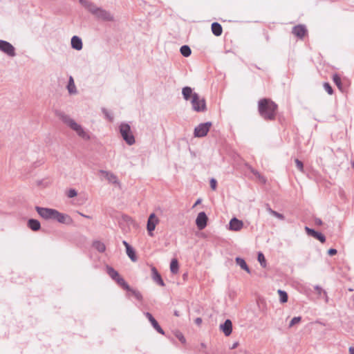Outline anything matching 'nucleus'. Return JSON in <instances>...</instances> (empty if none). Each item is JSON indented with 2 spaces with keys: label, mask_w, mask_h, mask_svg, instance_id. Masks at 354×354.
Segmentation results:
<instances>
[{
  "label": "nucleus",
  "mask_w": 354,
  "mask_h": 354,
  "mask_svg": "<svg viewBox=\"0 0 354 354\" xmlns=\"http://www.w3.org/2000/svg\"><path fill=\"white\" fill-rule=\"evenodd\" d=\"M279 295V300L281 303H286L288 301V294L286 292L282 290H278L277 291Z\"/></svg>",
  "instance_id": "nucleus-31"
},
{
  "label": "nucleus",
  "mask_w": 354,
  "mask_h": 354,
  "mask_svg": "<svg viewBox=\"0 0 354 354\" xmlns=\"http://www.w3.org/2000/svg\"><path fill=\"white\" fill-rule=\"evenodd\" d=\"M352 165H353V167H354V162H353Z\"/></svg>",
  "instance_id": "nucleus-52"
},
{
  "label": "nucleus",
  "mask_w": 354,
  "mask_h": 354,
  "mask_svg": "<svg viewBox=\"0 0 354 354\" xmlns=\"http://www.w3.org/2000/svg\"><path fill=\"white\" fill-rule=\"evenodd\" d=\"M60 118L62 121L71 129L75 131L80 138L84 140H89L91 139L88 131L69 115L62 114L60 115Z\"/></svg>",
  "instance_id": "nucleus-2"
},
{
  "label": "nucleus",
  "mask_w": 354,
  "mask_h": 354,
  "mask_svg": "<svg viewBox=\"0 0 354 354\" xmlns=\"http://www.w3.org/2000/svg\"><path fill=\"white\" fill-rule=\"evenodd\" d=\"M207 216L204 212L198 213L196 219V224L199 230L204 229L207 225Z\"/></svg>",
  "instance_id": "nucleus-12"
},
{
  "label": "nucleus",
  "mask_w": 354,
  "mask_h": 354,
  "mask_svg": "<svg viewBox=\"0 0 354 354\" xmlns=\"http://www.w3.org/2000/svg\"><path fill=\"white\" fill-rule=\"evenodd\" d=\"M53 220L60 223L71 224L73 221L72 218L67 214L61 213L56 210Z\"/></svg>",
  "instance_id": "nucleus-11"
},
{
  "label": "nucleus",
  "mask_w": 354,
  "mask_h": 354,
  "mask_svg": "<svg viewBox=\"0 0 354 354\" xmlns=\"http://www.w3.org/2000/svg\"><path fill=\"white\" fill-rule=\"evenodd\" d=\"M306 28L303 25L296 26L292 29V33L299 38H303L306 32Z\"/></svg>",
  "instance_id": "nucleus-19"
},
{
  "label": "nucleus",
  "mask_w": 354,
  "mask_h": 354,
  "mask_svg": "<svg viewBox=\"0 0 354 354\" xmlns=\"http://www.w3.org/2000/svg\"><path fill=\"white\" fill-rule=\"evenodd\" d=\"M77 195V192L75 189H70L68 192H67V196L68 198H73L75 196H76Z\"/></svg>",
  "instance_id": "nucleus-38"
},
{
  "label": "nucleus",
  "mask_w": 354,
  "mask_h": 354,
  "mask_svg": "<svg viewBox=\"0 0 354 354\" xmlns=\"http://www.w3.org/2000/svg\"><path fill=\"white\" fill-rule=\"evenodd\" d=\"M301 317H293L291 319V321L290 322L289 327L291 328L293 326H295V324H299L301 322Z\"/></svg>",
  "instance_id": "nucleus-35"
},
{
  "label": "nucleus",
  "mask_w": 354,
  "mask_h": 354,
  "mask_svg": "<svg viewBox=\"0 0 354 354\" xmlns=\"http://www.w3.org/2000/svg\"><path fill=\"white\" fill-rule=\"evenodd\" d=\"M349 354H354V347L350 346L348 348Z\"/></svg>",
  "instance_id": "nucleus-46"
},
{
  "label": "nucleus",
  "mask_w": 354,
  "mask_h": 354,
  "mask_svg": "<svg viewBox=\"0 0 354 354\" xmlns=\"http://www.w3.org/2000/svg\"><path fill=\"white\" fill-rule=\"evenodd\" d=\"M212 127V122H207L205 123H201L198 124L194 129V136L197 138L204 137L207 135L208 131H209L210 127Z\"/></svg>",
  "instance_id": "nucleus-5"
},
{
  "label": "nucleus",
  "mask_w": 354,
  "mask_h": 354,
  "mask_svg": "<svg viewBox=\"0 0 354 354\" xmlns=\"http://www.w3.org/2000/svg\"><path fill=\"white\" fill-rule=\"evenodd\" d=\"M0 51L10 57L16 55L15 48L8 41L2 39H0Z\"/></svg>",
  "instance_id": "nucleus-7"
},
{
  "label": "nucleus",
  "mask_w": 354,
  "mask_h": 354,
  "mask_svg": "<svg viewBox=\"0 0 354 354\" xmlns=\"http://www.w3.org/2000/svg\"><path fill=\"white\" fill-rule=\"evenodd\" d=\"M201 203V199H200V198H199V199H198V200L196 201L195 204L194 205L193 207H196V205H198V204H200Z\"/></svg>",
  "instance_id": "nucleus-48"
},
{
  "label": "nucleus",
  "mask_w": 354,
  "mask_h": 354,
  "mask_svg": "<svg viewBox=\"0 0 354 354\" xmlns=\"http://www.w3.org/2000/svg\"><path fill=\"white\" fill-rule=\"evenodd\" d=\"M324 88L326 90V91L329 95H332L333 94V88H332V87L330 86V85L328 83H324Z\"/></svg>",
  "instance_id": "nucleus-40"
},
{
  "label": "nucleus",
  "mask_w": 354,
  "mask_h": 354,
  "mask_svg": "<svg viewBox=\"0 0 354 354\" xmlns=\"http://www.w3.org/2000/svg\"><path fill=\"white\" fill-rule=\"evenodd\" d=\"M277 105L269 99L259 101V111L261 117L266 120L274 118Z\"/></svg>",
  "instance_id": "nucleus-3"
},
{
  "label": "nucleus",
  "mask_w": 354,
  "mask_h": 354,
  "mask_svg": "<svg viewBox=\"0 0 354 354\" xmlns=\"http://www.w3.org/2000/svg\"><path fill=\"white\" fill-rule=\"evenodd\" d=\"M210 187L211 188L213 189V190H216V185H217V182L216 180L214 179V178H212L210 180Z\"/></svg>",
  "instance_id": "nucleus-41"
},
{
  "label": "nucleus",
  "mask_w": 354,
  "mask_h": 354,
  "mask_svg": "<svg viewBox=\"0 0 354 354\" xmlns=\"http://www.w3.org/2000/svg\"><path fill=\"white\" fill-rule=\"evenodd\" d=\"M119 286L122 287L124 289L127 290H131V288L130 286L127 284V283L125 281V280L121 277L120 275L115 280Z\"/></svg>",
  "instance_id": "nucleus-26"
},
{
  "label": "nucleus",
  "mask_w": 354,
  "mask_h": 354,
  "mask_svg": "<svg viewBox=\"0 0 354 354\" xmlns=\"http://www.w3.org/2000/svg\"><path fill=\"white\" fill-rule=\"evenodd\" d=\"M316 223L319 225H321L322 224V221L320 219H317L316 220Z\"/></svg>",
  "instance_id": "nucleus-50"
},
{
  "label": "nucleus",
  "mask_w": 354,
  "mask_h": 354,
  "mask_svg": "<svg viewBox=\"0 0 354 354\" xmlns=\"http://www.w3.org/2000/svg\"><path fill=\"white\" fill-rule=\"evenodd\" d=\"M238 345V343H234L232 346V348H235Z\"/></svg>",
  "instance_id": "nucleus-51"
},
{
  "label": "nucleus",
  "mask_w": 354,
  "mask_h": 354,
  "mask_svg": "<svg viewBox=\"0 0 354 354\" xmlns=\"http://www.w3.org/2000/svg\"><path fill=\"white\" fill-rule=\"evenodd\" d=\"M133 295L138 299V300H142V296L141 295V293L139 292V291H137L136 290H133V289H131V290H130Z\"/></svg>",
  "instance_id": "nucleus-37"
},
{
  "label": "nucleus",
  "mask_w": 354,
  "mask_h": 354,
  "mask_svg": "<svg viewBox=\"0 0 354 354\" xmlns=\"http://www.w3.org/2000/svg\"><path fill=\"white\" fill-rule=\"evenodd\" d=\"M267 211L273 216L277 218L279 220H284V216L282 214H280L273 209H272L270 207L267 208Z\"/></svg>",
  "instance_id": "nucleus-32"
},
{
  "label": "nucleus",
  "mask_w": 354,
  "mask_h": 354,
  "mask_svg": "<svg viewBox=\"0 0 354 354\" xmlns=\"http://www.w3.org/2000/svg\"><path fill=\"white\" fill-rule=\"evenodd\" d=\"M28 226L33 231H37L41 227V224L39 221L36 219H29L28 221Z\"/></svg>",
  "instance_id": "nucleus-21"
},
{
  "label": "nucleus",
  "mask_w": 354,
  "mask_h": 354,
  "mask_svg": "<svg viewBox=\"0 0 354 354\" xmlns=\"http://www.w3.org/2000/svg\"><path fill=\"white\" fill-rule=\"evenodd\" d=\"M100 174H101L103 177L111 184H113L118 187H120V183L117 177L113 172L106 170H100Z\"/></svg>",
  "instance_id": "nucleus-8"
},
{
  "label": "nucleus",
  "mask_w": 354,
  "mask_h": 354,
  "mask_svg": "<svg viewBox=\"0 0 354 354\" xmlns=\"http://www.w3.org/2000/svg\"><path fill=\"white\" fill-rule=\"evenodd\" d=\"M243 227V221L236 218H232L229 223V230L232 231H240Z\"/></svg>",
  "instance_id": "nucleus-15"
},
{
  "label": "nucleus",
  "mask_w": 354,
  "mask_h": 354,
  "mask_svg": "<svg viewBox=\"0 0 354 354\" xmlns=\"http://www.w3.org/2000/svg\"><path fill=\"white\" fill-rule=\"evenodd\" d=\"M212 31L216 36H220L222 34L223 28L220 24L214 22L212 24Z\"/></svg>",
  "instance_id": "nucleus-22"
},
{
  "label": "nucleus",
  "mask_w": 354,
  "mask_h": 354,
  "mask_svg": "<svg viewBox=\"0 0 354 354\" xmlns=\"http://www.w3.org/2000/svg\"><path fill=\"white\" fill-rule=\"evenodd\" d=\"M333 80L335 84L337 86V87L339 88H341L342 83L340 77L338 75L335 74L333 75Z\"/></svg>",
  "instance_id": "nucleus-36"
},
{
  "label": "nucleus",
  "mask_w": 354,
  "mask_h": 354,
  "mask_svg": "<svg viewBox=\"0 0 354 354\" xmlns=\"http://www.w3.org/2000/svg\"><path fill=\"white\" fill-rule=\"evenodd\" d=\"M35 209L38 214L46 220H53L56 212L55 209L41 207L39 206L35 207Z\"/></svg>",
  "instance_id": "nucleus-6"
},
{
  "label": "nucleus",
  "mask_w": 354,
  "mask_h": 354,
  "mask_svg": "<svg viewBox=\"0 0 354 354\" xmlns=\"http://www.w3.org/2000/svg\"><path fill=\"white\" fill-rule=\"evenodd\" d=\"M151 272H152V279H153V280L156 283L159 284L160 286H165V283L162 281L160 274L158 273V270H156V268L155 267H152Z\"/></svg>",
  "instance_id": "nucleus-20"
},
{
  "label": "nucleus",
  "mask_w": 354,
  "mask_h": 354,
  "mask_svg": "<svg viewBox=\"0 0 354 354\" xmlns=\"http://www.w3.org/2000/svg\"><path fill=\"white\" fill-rule=\"evenodd\" d=\"M315 289L317 290V293H318L319 295H320L322 292H324V293H326V292H325V291H324V290H322V288L320 286H315Z\"/></svg>",
  "instance_id": "nucleus-44"
},
{
  "label": "nucleus",
  "mask_w": 354,
  "mask_h": 354,
  "mask_svg": "<svg viewBox=\"0 0 354 354\" xmlns=\"http://www.w3.org/2000/svg\"><path fill=\"white\" fill-rule=\"evenodd\" d=\"M219 328L225 336H230L232 332V321L230 319H226L223 324L220 325Z\"/></svg>",
  "instance_id": "nucleus-14"
},
{
  "label": "nucleus",
  "mask_w": 354,
  "mask_h": 354,
  "mask_svg": "<svg viewBox=\"0 0 354 354\" xmlns=\"http://www.w3.org/2000/svg\"><path fill=\"white\" fill-rule=\"evenodd\" d=\"M94 16L97 19L104 21H113L114 20L113 15L109 11L104 10L100 7Z\"/></svg>",
  "instance_id": "nucleus-9"
},
{
  "label": "nucleus",
  "mask_w": 354,
  "mask_h": 354,
  "mask_svg": "<svg viewBox=\"0 0 354 354\" xmlns=\"http://www.w3.org/2000/svg\"><path fill=\"white\" fill-rule=\"evenodd\" d=\"M295 162L296 166L298 168V169L300 171L303 172L304 171V165H303L302 162L298 159H295Z\"/></svg>",
  "instance_id": "nucleus-39"
},
{
  "label": "nucleus",
  "mask_w": 354,
  "mask_h": 354,
  "mask_svg": "<svg viewBox=\"0 0 354 354\" xmlns=\"http://www.w3.org/2000/svg\"><path fill=\"white\" fill-rule=\"evenodd\" d=\"M180 52L185 57H189L192 53L191 48L187 45L181 46Z\"/></svg>",
  "instance_id": "nucleus-30"
},
{
  "label": "nucleus",
  "mask_w": 354,
  "mask_h": 354,
  "mask_svg": "<svg viewBox=\"0 0 354 354\" xmlns=\"http://www.w3.org/2000/svg\"><path fill=\"white\" fill-rule=\"evenodd\" d=\"M93 248L100 252H104L106 250L105 245L99 241H95L93 243Z\"/></svg>",
  "instance_id": "nucleus-27"
},
{
  "label": "nucleus",
  "mask_w": 354,
  "mask_h": 354,
  "mask_svg": "<svg viewBox=\"0 0 354 354\" xmlns=\"http://www.w3.org/2000/svg\"><path fill=\"white\" fill-rule=\"evenodd\" d=\"M80 3L93 15H95L99 8L95 4L88 0H80Z\"/></svg>",
  "instance_id": "nucleus-13"
},
{
  "label": "nucleus",
  "mask_w": 354,
  "mask_h": 354,
  "mask_svg": "<svg viewBox=\"0 0 354 354\" xmlns=\"http://www.w3.org/2000/svg\"><path fill=\"white\" fill-rule=\"evenodd\" d=\"M106 272L109 274V275L111 277V279H113V280H115L119 276V273L118 272V271L114 270L112 267L107 266Z\"/></svg>",
  "instance_id": "nucleus-29"
},
{
  "label": "nucleus",
  "mask_w": 354,
  "mask_h": 354,
  "mask_svg": "<svg viewBox=\"0 0 354 354\" xmlns=\"http://www.w3.org/2000/svg\"><path fill=\"white\" fill-rule=\"evenodd\" d=\"M71 47L76 50H80L83 47L82 39L78 36H73L71 38Z\"/></svg>",
  "instance_id": "nucleus-18"
},
{
  "label": "nucleus",
  "mask_w": 354,
  "mask_h": 354,
  "mask_svg": "<svg viewBox=\"0 0 354 354\" xmlns=\"http://www.w3.org/2000/svg\"><path fill=\"white\" fill-rule=\"evenodd\" d=\"M176 337L182 342V343H185V337L183 335L182 333H177L176 335Z\"/></svg>",
  "instance_id": "nucleus-42"
},
{
  "label": "nucleus",
  "mask_w": 354,
  "mask_h": 354,
  "mask_svg": "<svg viewBox=\"0 0 354 354\" xmlns=\"http://www.w3.org/2000/svg\"><path fill=\"white\" fill-rule=\"evenodd\" d=\"M337 252V250L336 249H333V248H330L328 250V254L330 255V256H333V255H335L336 254Z\"/></svg>",
  "instance_id": "nucleus-43"
},
{
  "label": "nucleus",
  "mask_w": 354,
  "mask_h": 354,
  "mask_svg": "<svg viewBox=\"0 0 354 354\" xmlns=\"http://www.w3.org/2000/svg\"><path fill=\"white\" fill-rule=\"evenodd\" d=\"M235 261H236V264L238 266H239L241 269L245 270L248 273L250 272V270L248 268L245 261L243 259H242L241 257H236Z\"/></svg>",
  "instance_id": "nucleus-23"
},
{
  "label": "nucleus",
  "mask_w": 354,
  "mask_h": 354,
  "mask_svg": "<svg viewBox=\"0 0 354 354\" xmlns=\"http://www.w3.org/2000/svg\"><path fill=\"white\" fill-rule=\"evenodd\" d=\"M194 322H195L196 324L200 326L202 324V319L201 317H197L194 320Z\"/></svg>",
  "instance_id": "nucleus-45"
},
{
  "label": "nucleus",
  "mask_w": 354,
  "mask_h": 354,
  "mask_svg": "<svg viewBox=\"0 0 354 354\" xmlns=\"http://www.w3.org/2000/svg\"><path fill=\"white\" fill-rule=\"evenodd\" d=\"M145 315L148 318L149 321L150 322L153 327L157 330V332L162 335H164V330L159 326L158 322L153 318L151 314L149 313H145Z\"/></svg>",
  "instance_id": "nucleus-17"
},
{
  "label": "nucleus",
  "mask_w": 354,
  "mask_h": 354,
  "mask_svg": "<svg viewBox=\"0 0 354 354\" xmlns=\"http://www.w3.org/2000/svg\"><path fill=\"white\" fill-rule=\"evenodd\" d=\"M126 252H127V254L128 255V257L130 258V259L132 261L135 262L137 261L136 252L131 246L129 248H127V249H126Z\"/></svg>",
  "instance_id": "nucleus-28"
},
{
  "label": "nucleus",
  "mask_w": 354,
  "mask_h": 354,
  "mask_svg": "<svg viewBox=\"0 0 354 354\" xmlns=\"http://www.w3.org/2000/svg\"><path fill=\"white\" fill-rule=\"evenodd\" d=\"M79 214H80V215H81V216H83V217L86 218H91V217L90 216L85 215V214H82V213H81V212H79Z\"/></svg>",
  "instance_id": "nucleus-49"
},
{
  "label": "nucleus",
  "mask_w": 354,
  "mask_h": 354,
  "mask_svg": "<svg viewBox=\"0 0 354 354\" xmlns=\"http://www.w3.org/2000/svg\"><path fill=\"white\" fill-rule=\"evenodd\" d=\"M182 94L185 100L191 99L192 109L196 112H203L206 110L205 100L198 93H193L192 89L189 86H185L182 90Z\"/></svg>",
  "instance_id": "nucleus-1"
},
{
  "label": "nucleus",
  "mask_w": 354,
  "mask_h": 354,
  "mask_svg": "<svg viewBox=\"0 0 354 354\" xmlns=\"http://www.w3.org/2000/svg\"><path fill=\"white\" fill-rule=\"evenodd\" d=\"M170 270L173 274H176L179 270L178 262L176 259H173L170 263Z\"/></svg>",
  "instance_id": "nucleus-25"
},
{
  "label": "nucleus",
  "mask_w": 354,
  "mask_h": 354,
  "mask_svg": "<svg viewBox=\"0 0 354 354\" xmlns=\"http://www.w3.org/2000/svg\"><path fill=\"white\" fill-rule=\"evenodd\" d=\"M305 230L308 235L318 239L322 243H324L326 241L325 236L321 232H318L313 229L309 228L308 227H306Z\"/></svg>",
  "instance_id": "nucleus-16"
},
{
  "label": "nucleus",
  "mask_w": 354,
  "mask_h": 354,
  "mask_svg": "<svg viewBox=\"0 0 354 354\" xmlns=\"http://www.w3.org/2000/svg\"><path fill=\"white\" fill-rule=\"evenodd\" d=\"M120 132L122 138L129 145H132L135 143L134 136L128 124H121L120 126Z\"/></svg>",
  "instance_id": "nucleus-4"
},
{
  "label": "nucleus",
  "mask_w": 354,
  "mask_h": 354,
  "mask_svg": "<svg viewBox=\"0 0 354 354\" xmlns=\"http://www.w3.org/2000/svg\"><path fill=\"white\" fill-rule=\"evenodd\" d=\"M258 261L261 264V266L263 268H266L267 266L266 259L265 258V256L261 252L258 253V257H257Z\"/></svg>",
  "instance_id": "nucleus-33"
},
{
  "label": "nucleus",
  "mask_w": 354,
  "mask_h": 354,
  "mask_svg": "<svg viewBox=\"0 0 354 354\" xmlns=\"http://www.w3.org/2000/svg\"><path fill=\"white\" fill-rule=\"evenodd\" d=\"M251 171L254 174V175L257 178H259V180L262 183H266V179L265 177L262 176L257 171L253 169H251Z\"/></svg>",
  "instance_id": "nucleus-34"
},
{
  "label": "nucleus",
  "mask_w": 354,
  "mask_h": 354,
  "mask_svg": "<svg viewBox=\"0 0 354 354\" xmlns=\"http://www.w3.org/2000/svg\"><path fill=\"white\" fill-rule=\"evenodd\" d=\"M122 243L125 246L126 249H127V248L131 247V245L126 241H123Z\"/></svg>",
  "instance_id": "nucleus-47"
},
{
  "label": "nucleus",
  "mask_w": 354,
  "mask_h": 354,
  "mask_svg": "<svg viewBox=\"0 0 354 354\" xmlns=\"http://www.w3.org/2000/svg\"><path fill=\"white\" fill-rule=\"evenodd\" d=\"M159 223V219L154 213L149 215L147 220V229L150 236H153V232L156 225Z\"/></svg>",
  "instance_id": "nucleus-10"
},
{
  "label": "nucleus",
  "mask_w": 354,
  "mask_h": 354,
  "mask_svg": "<svg viewBox=\"0 0 354 354\" xmlns=\"http://www.w3.org/2000/svg\"><path fill=\"white\" fill-rule=\"evenodd\" d=\"M67 89L70 94H76L77 93V88H76V86H75V82H74V80H73V78L72 77V76H70V77H69L68 84L67 85Z\"/></svg>",
  "instance_id": "nucleus-24"
}]
</instances>
